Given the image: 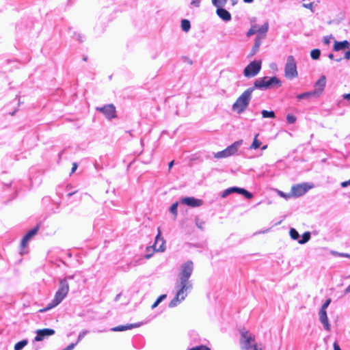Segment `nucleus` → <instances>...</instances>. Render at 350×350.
Returning <instances> with one entry per match:
<instances>
[{
  "instance_id": "9",
  "label": "nucleus",
  "mask_w": 350,
  "mask_h": 350,
  "mask_svg": "<svg viewBox=\"0 0 350 350\" xmlns=\"http://www.w3.org/2000/svg\"><path fill=\"white\" fill-rule=\"evenodd\" d=\"M312 187L308 183L293 185L291 187V193L292 197L298 198L304 195Z\"/></svg>"
},
{
  "instance_id": "31",
  "label": "nucleus",
  "mask_w": 350,
  "mask_h": 350,
  "mask_svg": "<svg viewBox=\"0 0 350 350\" xmlns=\"http://www.w3.org/2000/svg\"><path fill=\"white\" fill-rule=\"evenodd\" d=\"M290 236L293 240H297L299 237L298 232L295 228L290 230Z\"/></svg>"
},
{
  "instance_id": "50",
  "label": "nucleus",
  "mask_w": 350,
  "mask_h": 350,
  "mask_svg": "<svg viewBox=\"0 0 350 350\" xmlns=\"http://www.w3.org/2000/svg\"><path fill=\"white\" fill-rule=\"evenodd\" d=\"M339 256H345V257H347V258H350V255L349 254H340Z\"/></svg>"
},
{
  "instance_id": "34",
  "label": "nucleus",
  "mask_w": 350,
  "mask_h": 350,
  "mask_svg": "<svg viewBox=\"0 0 350 350\" xmlns=\"http://www.w3.org/2000/svg\"><path fill=\"white\" fill-rule=\"evenodd\" d=\"M189 350H211V349L206 345H200L195 347H192Z\"/></svg>"
},
{
  "instance_id": "11",
  "label": "nucleus",
  "mask_w": 350,
  "mask_h": 350,
  "mask_svg": "<svg viewBox=\"0 0 350 350\" xmlns=\"http://www.w3.org/2000/svg\"><path fill=\"white\" fill-rule=\"evenodd\" d=\"M96 110L103 113L107 119L116 118V109L113 104L105 105L103 107H96Z\"/></svg>"
},
{
  "instance_id": "28",
  "label": "nucleus",
  "mask_w": 350,
  "mask_h": 350,
  "mask_svg": "<svg viewBox=\"0 0 350 350\" xmlns=\"http://www.w3.org/2000/svg\"><path fill=\"white\" fill-rule=\"evenodd\" d=\"M321 55V51L318 49H312L310 52L311 57L313 59H318Z\"/></svg>"
},
{
  "instance_id": "45",
  "label": "nucleus",
  "mask_w": 350,
  "mask_h": 350,
  "mask_svg": "<svg viewBox=\"0 0 350 350\" xmlns=\"http://www.w3.org/2000/svg\"><path fill=\"white\" fill-rule=\"evenodd\" d=\"M304 6L305 8H309V9H310V10H311V9H312V3H309V4H304Z\"/></svg>"
},
{
  "instance_id": "25",
  "label": "nucleus",
  "mask_w": 350,
  "mask_h": 350,
  "mask_svg": "<svg viewBox=\"0 0 350 350\" xmlns=\"http://www.w3.org/2000/svg\"><path fill=\"white\" fill-rule=\"evenodd\" d=\"M258 134L257 133L254 138L253 142L250 146V148L257 149L260 147L261 142L258 139Z\"/></svg>"
},
{
  "instance_id": "33",
  "label": "nucleus",
  "mask_w": 350,
  "mask_h": 350,
  "mask_svg": "<svg viewBox=\"0 0 350 350\" xmlns=\"http://www.w3.org/2000/svg\"><path fill=\"white\" fill-rule=\"evenodd\" d=\"M166 297V295H160L157 299L156 300V301L152 305V308H156L159 304Z\"/></svg>"
},
{
  "instance_id": "43",
  "label": "nucleus",
  "mask_w": 350,
  "mask_h": 350,
  "mask_svg": "<svg viewBox=\"0 0 350 350\" xmlns=\"http://www.w3.org/2000/svg\"><path fill=\"white\" fill-rule=\"evenodd\" d=\"M334 350H340V346L336 342L334 343Z\"/></svg>"
},
{
  "instance_id": "26",
  "label": "nucleus",
  "mask_w": 350,
  "mask_h": 350,
  "mask_svg": "<svg viewBox=\"0 0 350 350\" xmlns=\"http://www.w3.org/2000/svg\"><path fill=\"white\" fill-rule=\"evenodd\" d=\"M262 116L265 118H275V113L273 111H262Z\"/></svg>"
},
{
  "instance_id": "10",
  "label": "nucleus",
  "mask_w": 350,
  "mask_h": 350,
  "mask_svg": "<svg viewBox=\"0 0 350 350\" xmlns=\"http://www.w3.org/2000/svg\"><path fill=\"white\" fill-rule=\"evenodd\" d=\"M239 145L240 143L239 142H236L227 147L225 150L215 153L214 157L216 159H222L233 155L237 152Z\"/></svg>"
},
{
  "instance_id": "22",
  "label": "nucleus",
  "mask_w": 350,
  "mask_h": 350,
  "mask_svg": "<svg viewBox=\"0 0 350 350\" xmlns=\"http://www.w3.org/2000/svg\"><path fill=\"white\" fill-rule=\"evenodd\" d=\"M139 326V324H127L126 325H118L111 329L112 331L114 332H122L127 329H131L134 327H137Z\"/></svg>"
},
{
  "instance_id": "17",
  "label": "nucleus",
  "mask_w": 350,
  "mask_h": 350,
  "mask_svg": "<svg viewBox=\"0 0 350 350\" xmlns=\"http://www.w3.org/2000/svg\"><path fill=\"white\" fill-rule=\"evenodd\" d=\"M161 232L160 228H158V234L155 239V242L153 245L154 252H163L165 249V241L163 238L161 237Z\"/></svg>"
},
{
  "instance_id": "56",
  "label": "nucleus",
  "mask_w": 350,
  "mask_h": 350,
  "mask_svg": "<svg viewBox=\"0 0 350 350\" xmlns=\"http://www.w3.org/2000/svg\"><path fill=\"white\" fill-rule=\"evenodd\" d=\"M74 193H69L68 194V196H72V194H74Z\"/></svg>"
},
{
  "instance_id": "35",
  "label": "nucleus",
  "mask_w": 350,
  "mask_h": 350,
  "mask_svg": "<svg viewBox=\"0 0 350 350\" xmlns=\"http://www.w3.org/2000/svg\"><path fill=\"white\" fill-rule=\"evenodd\" d=\"M278 194L282 197V198H284L285 199H288L290 198L291 197H292V195H291V193H285L284 192H282V191H278Z\"/></svg>"
},
{
  "instance_id": "21",
  "label": "nucleus",
  "mask_w": 350,
  "mask_h": 350,
  "mask_svg": "<svg viewBox=\"0 0 350 350\" xmlns=\"http://www.w3.org/2000/svg\"><path fill=\"white\" fill-rule=\"evenodd\" d=\"M350 46V43L347 40H344L342 42L335 41L333 46V50L334 51H339L349 49Z\"/></svg>"
},
{
  "instance_id": "27",
  "label": "nucleus",
  "mask_w": 350,
  "mask_h": 350,
  "mask_svg": "<svg viewBox=\"0 0 350 350\" xmlns=\"http://www.w3.org/2000/svg\"><path fill=\"white\" fill-rule=\"evenodd\" d=\"M227 1L228 0H212L213 4L217 8L224 6Z\"/></svg>"
},
{
  "instance_id": "44",
  "label": "nucleus",
  "mask_w": 350,
  "mask_h": 350,
  "mask_svg": "<svg viewBox=\"0 0 350 350\" xmlns=\"http://www.w3.org/2000/svg\"><path fill=\"white\" fill-rule=\"evenodd\" d=\"M183 59H184V61H185V62H187V64H192L191 60V59H189L188 57H183Z\"/></svg>"
},
{
  "instance_id": "8",
  "label": "nucleus",
  "mask_w": 350,
  "mask_h": 350,
  "mask_svg": "<svg viewBox=\"0 0 350 350\" xmlns=\"http://www.w3.org/2000/svg\"><path fill=\"white\" fill-rule=\"evenodd\" d=\"M261 62L253 61L250 63L244 69L243 73L246 77H254L260 72Z\"/></svg>"
},
{
  "instance_id": "5",
  "label": "nucleus",
  "mask_w": 350,
  "mask_h": 350,
  "mask_svg": "<svg viewBox=\"0 0 350 350\" xmlns=\"http://www.w3.org/2000/svg\"><path fill=\"white\" fill-rule=\"evenodd\" d=\"M178 286L180 287L178 291L177 292L174 299L169 304V306L170 308L176 306L178 303L185 299V297L187 296L186 291L191 288V284L178 283Z\"/></svg>"
},
{
  "instance_id": "23",
  "label": "nucleus",
  "mask_w": 350,
  "mask_h": 350,
  "mask_svg": "<svg viewBox=\"0 0 350 350\" xmlns=\"http://www.w3.org/2000/svg\"><path fill=\"white\" fill-rule=\"evenodd\" d=\"M191 27L190 22L187 19H183L181 21V28L183 31L187 32Z\"/></svg>"
},
{
  "instance_id": "24",
  "label": "nucleus",
  "mask_w": 350,
  "mask_h": 350,
  "mask_svg": "<svg viewBox=\"0 0 350 350\" xmlns=\"http://www.w3.org/2000/svg\"><path fill=\"white\" fill-rule=\"evenodd\" d=\"M310 239V232H306L302 234L301 239L298 241V243L300 244H304L308 242Z\"/></svg>"
},
{
  "instance_id": "55",
  "label": "nucleus",
  "mask_w": 350,
  "mask_h": 350,
  "mask_svg": "<svg viewBox=\"0 0 350 350\" xmlns=\"http://www.w3.org/2000/svg\"><path fill=\"white\" fill-rule=\"evenodd\" d=\"M267 145L264 146L262 148V150L266 149V148H267Z\"/></svg>"
},
{
  "instance_id": "46",
  "label": "nucleus",
  "mask_w": 350,
  "mask_h": 350,
  "mask_svg": "<svg viewBox=\"0 0 350 350\" xmlns=\"http://www.w3.org/2000/svg\"><path fill=\"white\" fill-rule=\"evenodd\" d=\"M342 96L345 99L350 100V94H345Z\"/></svg>"
},
{
  "instance_id": "36",
  "label": "nucleus",
  "mask_w": 350,
  "mask_h": 350,
  "mask_svg": "<svg viewBox=\"0 0 350 350\" xmlns=\"http://www.w3.org/2000/svg\"><path fill=\"white\" fill-rule=\"evenodd\" d=\"M310 96H313V94L312 92H306L304 94H299V95H297V98L298 99H301V98H307Z\"/></svg>"
},
{
  "instance_id": "57",
  "label": "nucleus",
  "mask_w": 350,
  "mask_h": 350,
  "mask_svg": "<svg viewBox=\"0 0 350 350\" xmlns=\"http://www.w3.org/2000/svg\"><path fill=\"white\" fill-rule=\"evenodd\" d=\"M87 59H88V57H83V60H84V61H87Z\"/></svg>"
},
{
  "instance_id": "58",
  "label": "nucleus",
  "mask_w": 350,
  "mask_h": 350,
  "mask_svg": "<svg viewBox=\"0 0 350 350\" xmlns=\"http://www.w3.org/2000/svg\"><path fill=\"white\" fill-rule=\"evenodd\" d=\"M341 60V58L336 59L337 62H340Z\"/></svg>"
},
{
  "instance_id": "42",
  "label": "nucleus",
  "mask_w": 350,
  "mask_h": 350,
  "mask_svg": "<svg viewBox=\"0 0 350 350\" xmlns=\"http://www.w3.org/2000/svg\"><path fill=\"white\" fill-rule=\"evenodd\" d=\"M345 58L346 59H350V49H349L348 51H347V52L345 53Z\"/></svg>"
},
{
  "instance_id": "7",
  "label": "nucleus",
  "mask_w": 350,
  "mask_h": 350,
  "mask_svg": "<svg viewBox=\"0 0 350 350\" xmlns=\"http://www.w3.org/2000/svg\"><path fill=\"white\" fill-rule=\"evenodd\" d=\"M193 271V262L192 261H187L182 265L181 272L180 273L179 283L191 284L189 282L191 273Z\"/></svg>"
},
{
  "instance_id": "2",
  "label": "nucleus",
  "mask_w": 350,
  "mask_h": 350,
  "mask_svg": "<svg viewBox=\"0 0 350 350\" xmlns=\"http://www.w3.org/2000/svg\"><path fill=\"white\" fill-rule=\"evenodd\" d=\"M69 291V284L66 278L61 279L59 282V288L56 291L54 298L49 303L46 308L40 309V312H44L50 309H52L59 304L63 299L66 297Z\"/></svg>"
},
{
  "instance_id": "37",
  "label": "nucleus",
  "mask_w": 350,
  "mask_h": 350,
  "mask_svg": "<svg viewBox=\"0 0 350 350\" xmlns=\"http://www.w3.org/2000/svg\"><path fill=\"white\" fill-rule=\"evenodd\" d=\"M88 333H89V332L88 330H85V331L80 332L78 336V339H77V343L79 342V341H81Z\"/></svg>"
},
{
  "instance_id": "48",
  "label": "nucleus",
  "mask_w": 350,
  "mask_h": 350,
  "mask_svg": "<svg viewBox=\"0 0 350 350\" xmlns=\"http://www.w3.org/2000/svg\"><path fill=\"white\" fill-rule=\"evenodd\" d=\"M324 43L328 44L329 43V39L327 37H325L323 38Z\"/></svg>"
},
{
  "instance_id": "4",
  "label": "nucleus",
  "mask_w": 350,
  "mask_h": 350,
  "mask_svg": "<svg viewBox=\"0 0 350 350\" xmlns=\"http://www.w3.org/2000/svg\"><path fill=\"white\" fill-rule=\"evenodd\" d=\"M282 85V82L276 77H264L256 79L252 88L259 89H267L271 88H278Z\"/></svg>"
},
{
  "instance_id": "19",
  "label": "nucleus",
  "mask_w": 350,
  "mask_h": 350,
  "mask_svg": "<svg viewBox=\"0 0 350 350\" xmlns=\"http://www.w3.org/2000/svg\"><path fill=\"white\" fill-rule=\"evenodd\" d=\"M319 320L323 324L324 328L327 331H330L331 325L329 323L326 310H320Z\"/></svg>"
},
{
  "instance_id": "52",
  "label": "nucleus",
  "mask_w": 350,
  "mask_h": 350,
  "mask_svg": "<svg viewBox=\"0 0 350 350\" xmlns=\"http://www.w3.org/2000/svg\"><path fill=\"white\" fill-rule=\"evenodd\" d=\"M328 57L331 59H332L334 58V55L332 53H330L329 55H328Z\"/></svg>"
},
{
  "instance_id": "6",
  "label": "nucleus",
  "mask_w": 350,
  "mask_h": 350,
  "mask_svg": "<svg viewBox=\"0 0 350 350\" xmlns=\"http://www.w3.org/2000/svg\"><path fill=\"white\" fill-rule=\"evenodd\" d=\"M285 77L287 79H292L295 78L298 75L297 70V64L293 56L290 55L287 58V61L285 65Z\"/></svg>"
},
{
  "instance_id": "16",
  "label": "nucleus",
  "mask_w": 350,
  "mask_h": 350,
  "mask_svg": "<svg viewBox=\"0 0 350 350\" xmlns=\"http://www.w3.org/2000/svg\"><path fill=\"white\" fill-rule=\"evenodd\" d=\"M54 334L55 330L51 328L38 329L36 331V336L35 337L34 340L37 342L42 341L45 337L52 336Z\"/></svg>"
},
{
  "instance_id": "39",
  "label": "nucleus",
  "mask_w": 350,
  "mask_h": 350,
  "mask_svg": "<svg viewBox=\"0 0 350 350\" xmlns=\"http://www.w3.org/2000/svg\"><path fill=\"white\" fill-rule=\"evenodd\" d=\"M201 0H191V5H193L195 7H199L200 4Z\"/></svg>"
},
{
  "instance_id": "29",
  "label": "nucleus",
  "mask_w": 350,
  "mask_h": 350,
  "mask_svg": "<svg viewBox=\"0 0 350 350\" xmlns=\"http://www.w3.org/2000/svg\"><path fill=\"white\" fill-rule=\"evenodd\" d=\"M27 344V341L26 340H23L18 342L14 345L15 350H21Z\"/></svg>"
},
{
  "instance_id": "47",
  "label": "nucleus",
  "mask_w": 350,
  "mask_h": 350,
  "mask_svg": "<svg viewBox=\"0 0 350 350\" xmlns=\"http://www.w3.org/2000/svg\"><path fill=\"white\" fill-rule=\"evenodd\" d=\"M174 161H172L168 164V170L170 171L171 167L173 166Z\"/></svg>"
},
{
  "instance_id": "54",
  "label": "nucleus",
  "mask_w": 350,
  "mask_h": 350,
  "mask_svg": "<svg viewBox=\"0 0 350 350\" xmlns=\"http://www.w3.org/2000/svg\"><path fill=\"white\" fill-rule=\"evenodd\" d=\"M254 0H243L245 3H252Z\"/></svg>"
},
{
  "instance_id": "13",
  "label": "nucleus",
  "mask_w": 350,
  "mask_h": 350,
  "mask_svg": "<svg viewBox=\"0 0 350 350\" xmlns=\"http://www.w3.org/2000/svg\"><path fill=\"white\" fill-rule=\"evenodd\" d=\"M241 332V342L244 345L246 349L251 347V343L254 341V336H252L247 330L243 328Z\"/></svg>"
},
{
  "instance_id": "15",
  "label": "nucleus",
  "mask_w": 350,
  "mask_h": 350,
  "mask_svg": "<svg viewBox=\"0 0 350 350\" xmlns=\"http://www.w3.org/2000/svg\"><path fill=\"white\" fill-rule=\"evenodd\" d=\"M40 228V225L38 224L36 226H35L33 229L29 230L22 239L21 242V247L22 250H24L27 245L28 241L37 234L38 230Z\"/></svg>"
},
{
  "instance_id": "49",
  "label": "nucleus",
  "mask_w": 350,
  "mask_h": 350,
  "mask_svg": "<svg viewBox=\"0 0 350 350\" xmlns=\"http://www.w3.org/2000/svg\"><path fill=\"white\" fill-rule=\"evenodd\" d=\"M253 347L254 350H262L261 348H258L256 344L253 345Z\"/></svg>"
},
{
  "instance_id": "14",
  "label": "nucleus",
  "mask_w": 350,
  "mask_h": 350,
  "mask_svg": "<svg viewBox=\"0 0 350 350\" xmlns=\"http://www.w3.org/2000/svg\"><path fill=\"white\" fill-rule=\"evenodd\" d=\"M326 84V77L322 75L319 79L315 83L314 90L312 92L313 96H319L324 90Z\"/></svg>"
},
{
  "instance_id": "3",
  "label": "nucleus",
  "mask_w": 350,
  "mask_h": 350,
  "mask_svg": "<svg viewBox=\"0 0 350 350\" xmlns=\"http://www.w3.org/2000/svg\"><path fill=\"white\" fill-rule=\"evenodd\" d=\"M254 88H250L245 90L232 105V109L237 113H242L247 109Z\"/></svg>"
},
{
  "instance_id": "20",
  "label": "nucleus",
  "mask_w": 350,
  "mask_h": 350,
  "mask_svg": "<svg viewBox=\"0 0 350 350\" xmlns=\"http://www.w3.org/2000/svg\"><path fill=\"white\" fill-rule=\"evenodd\" d=\"M218 16L224 21H229L231 20L230 13L223 8H218L216 10Z\"/></svg>"
},
{
  "instance_id": "12",
  "label": "nucleus",
  "mask_w": 350,
  "mask_h": 350,
  "mask_svg": "<svg viewBox=\"0 0 350 350\" xmlns=\"http://www.w3.org/2000/svg\"><path fill=\"white\" fill-rule=\"evenodd\" d=\"M234 192L243 195L247 199H251L253 197V195L250 192L247 191L245 189L237 187H230L224 190L221 194V197L226 198L229 194Z\"/></svg>"
},
{
  "instance_id": "1",
  "label": "nucleus",
  "mask_w": 350,
  "mask_h": 350,
  "mask_svg": "<svg viewBox=\"0 0 350 350\" xmlns=\"http://www.w3.org/2000/svg\"><path fill=\"white\" fill-rule=\"evenodd\" d=\"M250 25L251 27L246 33V36L247 37H250L254 34H256L254 44L250 52V55L252 56L256 53L262 40L266 38L269 29V24L267 22H265L263 25L260 26L256 23V18L253 17L250 19Z\"/></svg>"
},
{
  "instance_id": "53",
  "label": "nucleus",
  "mask_w": 350,
  "mask_h": 350,
  "mask_svg": "<svg viewBox=\"0 0 350 350\" xmlns=\"http://www.w3.org/2000/svg\"><path fill=\"white\" fill-rule=\"evenodd\" d=\"M151 256H152V254H146V255L145 256V257H146V258L148 259V258H150L151 257Z\"/></svg>"
},
{
  "instance_id": "30",
  "label": "nucleus",
  "mask_w": 350,
  "mask_h": 350,
  "mask_svg": "<svg viewBox=\"0 0 350 350\" xmlns=\"http://www.w3.org/2000/svg\"><path fill=\"white\" fill-rule=\"evenodd\" d=\"M178 202H176L173 203L170 207V212L174 215V217L176 218L177 217V208H178Z\"/></svg>"
},
{
  "instance_id": "51",
  "label": "nucleus",
  "mask_w": 350,
  "mask_h": 350,
  "mask_svg": "<svg viewBox=\"0 0 350 350\" xmlns=\"http://www.w3.org/2000/svg\"><path fill=\"white\" fill-rule=\"evenodd\" d=\"M345 293H350V285L345 290Z\"/></svg>"
},
{
  "instance_id": "40",
  "label": "nucleus",
  "mask_w": 350,
  "mask_h": 350,
  "mask_svg": "<svg viewBox=\"0 0 350 350\" xmlns=\"http://www.w3.org/2000/svg\"><path fill=\"white\" fill-rule=\"evenodd\" d=\"M340 185L342 187H346L350 185V179L347 181L342 182Z\"/></svg>"
},
{
  "instance_id": "32",
  "label": "nucleus",
  "mask_w": 350,
  "mask_h": 350,
  "mask_svg": "<svg viewBox=\"0 0 350 350\" xmlns=\"http://www.w3.org/2000/svg\"><path fill=\"white\" fill-rule=\"evenodd\" d=\"M297 120V118L295 116H293V114H290L288 113L287 116H286V121L289 124H294Z\"/></svg>"
},
{
  "instance_id": "18",
  "label": "nucleus",
  "mask_w": 350,
  "mask_h": 350,
  "mask_svg": "<svg viewBox=\"0 0 350 350\" xmlns=\"http://www.w3.org/2000/svg\"><path fill=\"white\" fill-rule=\"evenodd\" d=\"M181 203L191 207L200 206L202 204L201 200L196 199L193 197H187L181 200Z\"/></svg>"
},
{
  "instance_id": "38",
  "label": "nucleus",
  "mask_w": 350,
  "mask_h": 350,
  "mask_svg": "<svg viewBox=\"0 0 350 350\" xmlns=\"http://www.w3.org/2000/svg\"><path fill=\"white\" fill-rule=\"evenodd\" d=\"M331 302V299L329 298L327 299L325 303L322 305L321 308L320 310H326V308L328 307V306L329 305Z\"/></svg>"
},
{
  "instance_id": "41",
  "label": "nucleus",
  "mask_w": 350,
  "mask_h": 350,
  "mask_svg": "<svg viewBox=\"0 0 350 350\" xmlns=\"http://www.w3.org/2000/svg\"><path fill=\"white\" fill-rule=\"evenodd\" d=\"M77 167H78V164L76 162L73 163L72 170H71V173H74L76 171V170L77 169Z\"/></svg>"
}]
</instances>
